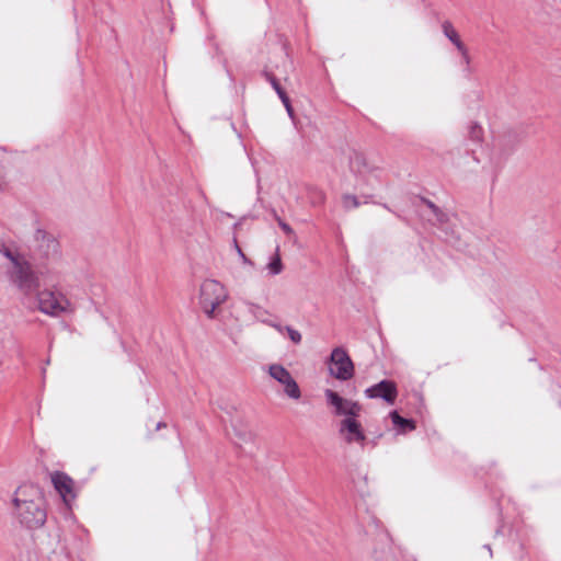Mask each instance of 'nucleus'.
I'll return each instance as SVG.
<instances>
[{"label":"nucleus","instance_id":"f257e3e1","mask_svg":"<svg viewBox=\"0 0 561 561\" xmlns=\"http://www.w3.org/2000/svg\"><path fill=\"white\" fill-rule=\"evenodd\" d=\"M13 505L16 518L26 528L36 529L45 524L47 513L39 488L32 484L20 486L15 492Z\"/></svg>","mask_w":561,"mask_h":561},{"label":"nucleus","instance_id":"f03ea898","mask_svg":"<svg viewBox=\"0 0 561 561\" xmlns=\"http://www.w3.org/2000/svg\"><path fill=\"white\" fill-rule=\"evenodd\" d=\"M11 268L8 271L10 282L26 297L33 296L39 289L38 273L32 264L22 257H11Z\"/></svg>","mask_w":561,"mask_h":561},{"label":"nucleus","instance_id":"7ed1b4c3","mask_svg":"<svg viewBox=\"0 0 561 561\" xmlns=\"http://www.w3.org/2000/svg\"><path fill=\"white\" fill-rule=\"evenodd\" d=\"M228 295L222 284L215 279H206L201 285L199 304L204 312L214 317L217 307L226 301Z\"/></svg>","mask_w":561,"mask_h":561},{"label":"nucleus","instance_id":"20e7f679","mask_svg":"<svg viewBox=\"0 0 561 561\" xmlns=\"http://www.w3.org/2000/svg\"><path fill=\"white\" fill-rule=\"evenodd\" d=\"M34 295L36 297L38 310L45 314L57 317L62 312L71 310L70 301L62 294H56L49 289H37Z\"/></svg>","mask_w":561,"mask_h":561},{"label":"nucleus","instance_id":"39448f33","mask_svg":"<svg viewBox=\"0 0 561 561\" xmlns=\"http://www.w3.org/2000/svg\"><path fill=\"white\" fill-rule=\"evenodd\" d=\"M35 260H53L59 256V242L57 239L43 229H37L34 233V244L32 248Z\"/></svg>","mask_w":561,"mask_h":561},{"label":"nucleus","instance_id":"423d86ee","mask_svg":"<svg viewBox=\"0 0 561 561\" xmlns=\"http://www.w3.org/2000/svg\"><path fill=\"white\" fill-rule=\"evenodd\" d=\"M327 404L331 407L334 416H343V419L359 416L363 407L357 401L343 398L337 392L327 389L324 391Z\"/></svg>","mask_w":561,"mask_h":561},{"label":"nucleus","instance_id":"0eeeda50","mask_svg":"<svg viewBox=\"0 0 561 561\" xmlns=\"http://www.w3.org/2000/svg\"><path fill=\"white\" fill-rule=\"evenodd\" d=\"M330 373L339 380H348L354 376V364L342 347H336L332 351Z\"/></svg>","mask_w":561,"mask_h":561},{"label":"nucleus","instance_id":"6e6552de","mask_svg":"<svg viewBox=\"0 0 561 561\" xmlns=\"http://www.w3.org/2000/svg\"><path fill=\"white\" fill-rule=\"evenodd\" d=\"M268 373L272 378L284 386V392L288 398L294 400L301 398V391L297 381L284 366L277 364L271 365Z\"/></svg>","mask_w":561,"mask_h":561},{"label":"nucleus","instance_id":"1a4fd4ad","mask_svg":"<svg viewBox=\"0 0 561 561\" xmlns=\"http://www.w3.org/2000/svg\"><path fill=\"white\" fill-rule=\"evenodd\" d=\"M358 416L342 419L339 424V434L346 444H360L364 445L366 435Z\"/></svg>","mask_w":561,"mask_h":561},{"label":"nucleus","instance_id":"9d476101","mask_svg":"<svg viewBox=\"0 0 561 561\" xmlns=\"http://www.w3.org/2000/svg\"><path fill=\"white\" fill-rule=\"evenodd\" d=\"M365 394L367 398L382 399L387 403L393 404L398 397V389L394 381L385 379L367 388Z\"/></svg>","mask_w":561,"mask_h":561},{"label":"nucleus","instance_id":"9b49d317","mask_svg":"<svg viewBox=\"0 0 561 561\" xmlns=\"http://www.w3.org/2000/svg\"><path fill=\"white\" fill-rule=\"evenodd\" d=\"M51 482L64 503L70 507L71 502L76 499L73 480L65 472L56 471L51 474Z\"/></svg>","mask_w":561,"mask_h":561},{"label":"nucleus","instance_id":"f8f14e48","mask_svg":"<svg viewBox=\"0 0 561 561\" xmlns=\"http://www.w3.org/2000/svg\"><path fill=\"white\" fill-rule=\"evenodd\" d=\"M231 426L240 445L254 442L255 433L252 431L250 424L245 420L242 417H236L232 420Z\"/></svg>","mask_w":561,"mask_h":561},{"label":"nucleus","instance_id":"ddd939ff","mask_svg":"<svg viewBox=\"0 0 561 561\" xmlns=\"http://www.w3.org/2000/svg\"><path fill=\"white\" fill-rule=\"evenodd\" d=\"M351 168L359 174L371 173L377 169L370 165L365 156L360 153H355L351 159Z\"/></svg>","mask_w":561,"mask_h":561},{"label":"nucleus","instance_id":"4468645a","mask_svg":"<svg viewBox=\"0 0 561 561\" xmlns=\"http://www.w3.org/2000/svg\"><path fill=\"white\" fill-rule=\"evenodd\" d=\"M442 30L444 35L456 46V48L463 44L450 21H444L442 23Z\"/></svg>","mask_w":561,"mask_h":561},{"label":"nucleus","instance_id":"2eb2a0df","mask_svg":"<svg viewBox=\"0 0 561 561\" xmlns=\"http://www.w3.org/2000/svg\"><path fill=\"white\" fill-rule=\"evenodd\" d=\"M390 417L392 423L400 427L403 432L413 431L415 428V423L413 420L402 417L397 411L390 412Z\"/></svg>","mask_w":561,"mask_h":561},{"label":"nucleus","instance_id":"dca6fc26","mask_svg":"<svg viewBox=\"0 0 561 561\" xmlns=\"http://www.w3.org/2000/svg\"><path fill=\"white\" fill-rule=\"evenodd\" d=\"M271 325L274 327L279 332H283V330H286L288 337L295 344H299L302 340L300 332L289 325H286V327H282L280 324H271Z\"/></svg>","mask_w":561,"mask_h":561},{"label":"nucleus","instance_id":"f3484780","mask_svg":"<svg viewBox=\"0 0 561 561\" xmlns=\"http://www.w3.org/2000/svg\"><path fill=\"white\" fill-rule=\"evenodd\" d=\"M267 268L270 270V273L272 275H277V274L282 273L283 263H282L280 256L278 253H276L275 256L272 259V261L267 265Z\"/></svg>","mask_w":561,"mask_h":561},{"label":"nucleus","instance_id":"a211bd4d","mask_svg":"<svg viewBox=\"0 0 561 561\" xmlns=\"http://www.w3.org/2000/svg\"><path fill=\"white\" fill-rule=\"evenodd\" d=\"M342 203L345 209L357 208L359 206L358 198L353 194H344L342 196Z\"/></svg>","mask_w":561,"mask_h":561},{"label":"nucleus","instance_id":"6ab92c4d","mask_svg":"<svg viewBox=\"0 0 561 561\" xmlns=\"http://www.w3.org/2000/svg\"><path fill=\"white\" fill-rule=\"evenodd\" d=\"M457 50L461 55L462 62L465 64L466 69L469 70L470 69L471 57L469 55L468 48L466 47L465 44H462L459 47H457Z\"/></svg>","mask_w":561,"mask_h":561},{"label":"nucleus","instance_id":"aec40b11","mask_svg":"<svg viewBox=\"0 0 561 561\" xmlns=\"http://www.w3.org/2000/svg\"><path fill=\"white\" fill-rule=\"evenodd\" d=\"M469 137L472 140H474V141L481 140V138H482V128L478 124H472L470 126Z\"/></svg>","mask_w":561,"mask_h":561},{"label":"nucleus","instance_id":"412c9836","mask_svg":"<svg viewBox=\"0 0 561 561\" xmlns=\"http://www.w3.org/2000/svg\"><path fill=\"white\" fill-rule=\"evenodd\" d=\"M325 201V194L322 191L314 190L311 203L313 205H322Z\"/></svg>","mask_w":561,"mask_h":561},{"label":"nucleus","instance_id":"4be33fe9","mask_svg":"<svg viewBox=\"0 0 561 561\" xmlns=\"http://www.w3.org/2000/svg\"><path fill=\"white\" fill-rule=\"evenodd\" d=\"M280 101L284 104L288 116L294 121L295 119V111H294V108L291 106V103H290V100H289L288 95L283 98Z\"/></svg>","mask_w":561,"mask_h":561},{"label":"nucleus","instance_id":"5701e85b","mask_svg":"<svg viewBox=\"0 0 561 561\" xmlns=\"http://www.w3.org/2000/svg\"><path fill=\"white\" fill-rule=\"evenodd\" d=\"M433 215L436 217V220L438 224L443 225L448 221V216L446 213H444L439 207H437V210L433 211Z\"/></svg>","mask_w":561,"mask_h":561},{"label":"nucleus","instance_id":"b1692460","mask_svg":"<svg viewBox=\"0 0 561 561\" xmlns=\"http://www.w3.org/2000/svg\"><path fill=\"white\" fill-rule=\"evenodd\" d=\"M433 215L436 217V220L438 224L443 225L448 221V216L446 213H444L439 207H437V210L433 211Z\"/></svg>","mask_w":561,"mask_h":561},{"label":"nucleus","instance_id":"393cba45","mask_svg":"<svg viewBox=\"0 0 561 561\" xmlns=\"http://www.w3.org/2000/svg\"><path fill=\"white\" fill-rule=\"evenodd\" d=\"M273 89L275 90V92L277 93L278 98L282 100L283 98L287 96V93L286 91L282 88V85L279 84L278 80H272V84Z\"/></svg>","mask_w":561,"mask_h":561},{"label":"nucleus","instance_id":"a878e982","mask_svg":"<svg viewBox=\"0 0 561 561\" xmlns=\"http://www.w3.org/2000/svg\"><path fill=\"white\" fill-rule=\"evenodd\" d=\"M0 253H2L7 259L11 261V257H19V254H13L8 247H5L4 242L0 240Z\"/></svg>","mask_w":561,"mask_h":561},{"label":"nucleus","instance_id":"bb28decb","mask_svg":"<svg viewBox=\"0 0 561 561\" xmlns=\"http://www.w3.org/2000/svg\"><path fill=\"white\" fill-rule=\"evenodd\" d=\"M277 222L279 225V227L282 228V230L287 234V236H291L294 234V230L293 228L286 224L285 221H283L280 218H277Z\"/></svg>","mask_w":561,"mask_h":561},{"label":"nucleus","instance_id":"cd10ccee","mask_svg":"<svg viewBox=\"0 0 561 561\" xmlns=\"http://www.w3.org/2000/svg\"><path fill=\"white\" fill-rule=\"evenodd\" d=\"M263 77L272 84V80H277L276 77L268 70L264 69L262 71Z\"/></svg>","mask_w":561,"mask_h":561},{"label":"nucleus","instance_id":"c85d7f7f","mask_svg":"<svg viewBox=\"0 0 561 561\" xmlns=\"http://www.w3.org/2000/svg\"><path fill=\"white\" fill-rule=\"evenodd\" d=\"M422 202L432 210V213L434 210H437V207L432 201L427 199V198H422Z\"/></svg>","mask_w":561,"mask_h":561},{"label":"nucleus","instance_id":"c756f323","mask_svg":"<svg viewBox=\"0 0 561 561\" xmlns=\"http://www.w3.org/2000/svg\"><path fill=\"white\" fill-rule=\"evenodd\" d=\"M234 247L237 249V252L238 254L241 256V259L244 261V262H249L248 261V257L245 256V254L242 252L241 248L239 247L237 240L234 239Z\"/></svg>","mask_w":561,"mask_h":561},{"label":"nucleus","instance_id":"7c9ffc66","mask_svg":"<svg viewBox=\"0 0 561 561\" xmlns=\"http://www.w3.org/2000/svg\"><path fill=\"white\" fill-rule=\"evenodd\" d=\"M165 423H158L157 428L165 427Z\"/></svg>","mask_w":561,"mask_h":561}]
</instances>
